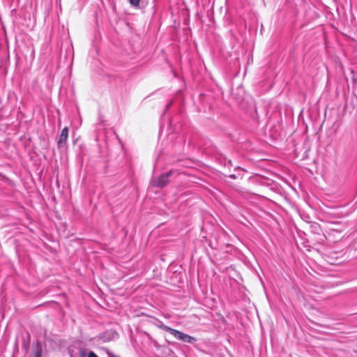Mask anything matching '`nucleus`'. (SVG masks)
Wrapping results in <instances>:
<instances>
[{"instance_id":"nucleus-1","label":"nucleus","mask_w":357,"mask_h":357,"mask_svg":"<svg viewBox=\"0 0 357 357\" xmlns=\"http://www.w3.org/2000/svg\"><path fill=\"white\" fill-rule=\"evenodd\" d=\"M160 328L162 330L170 333L177 340H181L184 342L193 343L195 341V339L193 337L185 334L179 331L173 329L167 326L161 325Z\"/></svg>"},{"instance_id":"nucleus-2","label":"nucleus","mask_w":357,"mask_h":357,"mask_svg":"<svg viewBox=\"0 0 357 357\" xmlns=\"http://www.w3.org/2000/svg\"><path fill=\"white\" fill-rule=\"evenodd\" d=\"M174 173L173 170H170L167 173L160 174L157 177H153L151 180L150 184L155 188H162L169 183V178Z\"/></svg>"},{"instance_id":"nucleus-3","label":"nucleus","mask_w":357,"mask_h":357,"mask_svg":"<svg viewBox=\"0 0 357 357\" xmlns=\"http://www.w3.org/2000/svg\"><path fill=\"white\" fill-rule=\"evenodd\" d=\"M68 137V128L65 127L61 130L59 139L57 141V146L59 149L65 147L67 144Z\"/></svg>"},{"instance_id":"nucleus-4","label":"nucleus","mask_w":357,"mask_h":357,"mask_svg":"<svg viewBox=\"0 0 357 357\" xmlns=\"http://www.w3.org/2000/svg\"><path fill=\"white\" fill-rule=\"evenodd\" d=\"M130 4L133 6H138L140 0H129Z\"/></svg>"},{"instance_id":"nucleus-5","label":"nucleus","mask_w":357,"mask_h":357,"mask_svg":"<svg viewBox=\"0 0 357 357\" xmlns=\"http://www.w3.org/2000/svg\"><path fill=\"white\" fill-rule=\"evenodd\" d=\"M88 357H98L97 355L93 351L89 353Z\"/></svg>"},{"instance_id":"nucleus-6","label":"nucleus","mask_w":357,"mask_h":357,"mask_svg":"<svg viewBox=\"0 0 357 357\" xmlns=\"http://www.w3.org/2000/svg\"><path fill=\"white\" fill-rule=\"evenodd\" d=\"M40 353L37 351L36 352V357H40Z\"/></svg>"},{"instance_id":"nucleus-7","label":"nucleus","mask_w":357,"mask_h":357,"mask_svg":"<svg viewBox=\"0 0 357 357\" xmlns=\"http://www.w3.org/2000/svg\"><path fill=\"white\" fill-rule=\"evenodd\" d=\"M229 176H230L231 178H235V176H234V175H233V174L230 175Z\"/></svg>"},{"instance_id":"nucleus-8","label":"nucleus","mask_w":357,"mask_h":357,"mask_svg":"<svg viewBox=\"0 0 357 357\" xmlns=\"http://www.w3.org/2000/svg\"><path fill=\"white\" fill-rule=\"evenodd\" d=\"M109 357H118V356H116L114 355H110Z\"/></svg>"}]
</instances>
